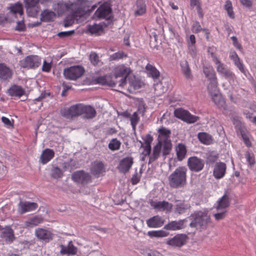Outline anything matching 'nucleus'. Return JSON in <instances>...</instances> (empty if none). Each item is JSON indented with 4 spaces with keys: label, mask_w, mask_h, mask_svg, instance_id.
Instances as JSON below:
<instances>
[{
    "label": "nucleus",
    "mask_w": 256,
    "mask_h": 256,
    "mask_svg": "<svg viewBox=\"0 0 256 256\" xmlns=\"http://www.w3.org/2000/svg\"><path fill=\"white\" fill-rule=\"evenodd\" d=\"M13 74L11 70L6 64L0 63V80L2 82L8 80Z\"/></svg>",
    "instance_id": "nucleus-18"
},
{
    "label": "nucleus",
    "mask_w": 256,
    "mask_h": 256,
    "mask_svg": "<svg viewBox=\"0 0 256 256\" xmlns=\"http://www.w3.org/2000/svg\"><path fill=\"white\" fill-rule=\"evenodd\" d=\"M182 71L186 78H192V76L189 67L188 62L186 60L182 61L180 62Z\"/></svg>",
    "instance_id": "nucleus-41"
},
{
    "label": "nucleus",
    "mask_w": 256,
    "mask_h": 256,
    "mask_svg": "<svg viewBox=\"0 0 256 256\" xmlns=\"http://www.w3.org/2000/svg\"><path fill=\"white\" fill-rule=\"evenodd\" d=\"M84 72V68L80 66H70L64 70L63 74L67 80H76L80 78Z\"/></svg>",
    "instance_id": "nucleus-7"
},
{
    "label": "nucleus",
    "mask_w": 256,
    "mask_h": 256,
    "mask_svg": "<svg viewBox=\"0 0 256 256\" xmlns=\"http://www.w3.org/2000/svg\"><path fill=\"white\" fill-rule=\"evenodd\" d=\"M127 57V54L122 51H119L110 56L109 60L110 61L118 60Z\"/></svg>",
    "instance_id": "nucleus-50"
},
{
    "label": "nucleus",
    "mask_w": 256,
    "mask_h": 256,
    "mask_svg": "<svg viewBox=\"0 0 256 256\" xmlns=\"http://www.w3.org/2000/svg\"><path fill=\"white\" fill-rule=\"evenodd\" d=\"M188 238L186 234H178L172 238L168 239L166 244L172 247H181L186 244Z\"/></svg>",
    "instance_id": "nucleus-14"
},
{
    "label": "nucleus",
    "mask_w": 256,
    "mask_h": 256,
    "mask_svg": "<svg viewBox=\"0 0 256 256\" xmlns=\"http://www.w3.org/2000/svg\"><path fill=\"white\" fill-rule=\"evenodd\" d=\"M188 48L190 55L195 57L196 54V47L195 44H188Z\"/></svg>",
    "instance_id": "nucleus-60"
},
{
    "label": "nucleus",
    "mask_w": 256,
    "mask_h": 256,
    "mask_svg": "<svg viewBox=\"0 0 256 256\" xmlns=\"http://www.w3.org/2000/svg\"><path fill=\"white\" fill-rule=\"evenodd\" d=\"M121 145V142L117 138H112L108 144V148L112 151L120 149Z\"/></svg>",
    "instance_id": "nucleus-49"
},
{
    "label": "nucleus",
    "mask_w": 256,
    "mask_h": 256,
    "mask_svg": "<svg viewBox=\"0 0 256 256\" xmlns=\"http://www.w3.org/2000/svg\"><path fill=\"white\" fill-rule=\"evenodd\" d=\"M227 212V210H224L220 212H218L214 214V216L215 219L216 220H223L226 216V214Z\"/></svg>",
    "instance_id": "nucleus-57"
},
{
    "label": "nucleus",
    "mask_w": 256,
    "mask_h": 256,
    "mask_svg": "<svg viewBox=\"0 0 256 256\" xmlns=\"http://www.w3.org/2000/svg\"><path fill=\"white\" fill-rule=\"evenodd\" d=\"M37 208L38 204L33 202H20L18 204V211L21 214L34 210Z\"/></svg>",
    "instance_id": "nucleus-24"
},
{
    "label": "nucleus",
    "mask_w": 256,
    "mask_h": 256,
    "mask_svg": "<svg viewBox=\"0 0 256 256\" xmlns=\"http://www.w3.org/2000/svg\"><path fill=\"white\" fill-rule=\"evenodd\" d=\"M218 80H210L207 86L208 90L212 96V101L216 104H218V99L219 97L218 95Z\"/></svg>",
    "instance_id": "nucleus-17"
},
{
    "label": "nucleus",
    "mask_w": 256,
    "mask_h": 256,
    "mask_svg": "<svg viewBox=\"0 0 256 256\" xmlns=\"http://www.w3.org/2000/svg\"><path fill=\"white\" fill-rule=\"evenodd\" d=\"M75 33L74 30L70 31L62 32H58V36L60 38L69 37L73 35Z\"/></svg>",
    "instance_id": "nucleus-55"
},
{
    "label": "nucleus",
    "mask_w": 256,
    "mask_h": 256,
    "mask_svg": "<svg viewBox=\"0 0 256 256\" xmlns=\"http://www.w3.org/2000/svg\"><path fill=\"white\" fill-rule=\"evenodd\" d=\"M90 60L91 62L94 65L96 64L99 61L98 56L95 52L90 54Z\"/></svg>",
    "instance_id": "nucleus-59"
},
{
    "label": "nucleus",
    "mask_w": 256,
    "mask_h": 256,
    "mask_svg": "<svg viewBox=\"0 0 256 256\" xmlns=\"http://www.w3.org/2000/svg\"><path fill=\"white\" fill-rule=\"evenodd\" d=\"M177 158L178 160H182L185 157L187 150L185 144L180 143L176 147Z\"/></svg>",
    "instance_id": "nucleus-35"
},
{
    "label": "nucleus",
    "mask_w": 256,
    "mask_h": 256,
    "mask_svg": "<svg viewBox=\"0 0 256 256\" xmlns=\"http://www.w3.org/2000/svg\"><path fill=\"white\" fill-rule=\"evenodd\" d=\"M103 30L100 24H94L88 25V30L92 34H96Z\"/></svg>",
    "instance_id": "nucleus-48"
},
{
    "label": "nucleus",
    "mask_w": 256,
    "mask_h": 256,
    "mask_svg": "<svg viewBox=\"0 0 256 256\" xmlns=\"http://www.w3.org/2000/svg\"><path fill=\"white\" fill-rule=\"evenodd\" d=\"M72 179L75 182L82 184H86L92 181L90 175L84 170L74 172L72 176Z\"/></svg>",
    "instance_id": "nucleus-13"
},
{
    "label": "nucleus",
    "mask_w": 256,
    "mask_h": 256,
    "mask_svg": "<svg viewBox=\"0 0 256 256\" xmlns=\"http://www.w3.org/2000/svg\"><path fill=\"white\" fill-rule=\"evenodd\" d=\"M40 0H24V6L26 13L29 16L36 17L40 8L39 6Z\"/></svg>",
    "instance_id": "nucleus-9"
},
{
    "label": "nucleus",
    "mask_w": 256,
    "mask_h": 256,
    "mask_svg": "<svg viewBox=\"0 0 256 256\" xmlns=\"http://www.w3.org/2000/svg\"><path fill=\"white\" fill-rule=\"evenodd\" d=\"M140 118H138L137 112H134L130 118V123L134 130H136V127L139 121Z\"/></svg>",
    "instance_id": "nucleus-52"
},
{
    "label": "nucleus",
    "mask_w": 256,
    "mask_h": 256,
    "mask_svg": "<svg viewBox=\"0 0 256 256\" xmlns=\"http://www.w3.org/2000/svg\"><path fill=\"white\" fill-rule=\"evenodd\" d=\"M56 14L48 9L44 10L40 14V20L44 22H50L54 20Z\"/></svg>",
    "instance_id": "nucleus-31"
},
{
    "label": "nucleus",
    "mask_w": 256,
    "mask_h": 256,
    "mask_svg": "<svg viewBox=\"0 0 256 256\" xmlns=\"http://www.w3.org/2000/svg\"><path fill=\"white\" fill-rule=\"evenodd\" d=\"M51 68V65L46 60L44 62L42 70L44 72H48Z\"/></svg>",
    "instance_id": "nucleus-64"
},
{
    "label": "nucleus",
    "mask_w": 256,
    "mask_h": 256,
    "mask_svg": "<svg viewBox=\"0 0 256 256\" xmlns=\"http://www.w3.org/2000/svg\"><path fill=\"white\" fill-rule=\"evenodd\" d=\"M35 235L38 240L46 242H48L52 240L54 236L50 230L42 228H38L36 229Z\"/></svg>",
    "instance_id": "nucleus-15"
},
{
    "label": "nucleus",
    "mask_w": 256,
    "mask_h": 256,
    "mask_svg": "<svg viewBox=\"0 0 256 256\" xmlns=\"http://www.w3.org/2000/svg\"><path fill=\"white\" fill-rule=\"evenodd\" d=\"M8 94L12 96L20 97L24 94V90L20 86L14 84L8 90Z\"/></svg>",
    "instance_id": "nucleus-29"
},
{
    "label": "nucleus",
    "mask_w": 256,
    "mask_h": 256,
    "mask_svg": "<svg viewBox=\"0 0 256 256\" xmlns=\"http://www.w3.org/2000/svg\"><path fill=\"white\" fill-rule=\"evenodd\" d=\"M218 205L216 208L218 210L225 209L228 208L230 204V200L227 194H224L217 202Z\"/></svg>",
    "instance_id": "nucleus-36"
},
{
    "label": "nucleus",
    "mask_w": 256,
    "mask_h": 256,
    "mask_svg": "<svg viewBox=\"0 0 256 256\" xmlns=\"http://www.w3.org/2000/svg\"><path fill=\"white\" fill-rule=\"evenodd\" d=\"M246 158L247 162H248L250 166H254L255 164L254 157L253 154H250V152H247L246 154Z\"/></svg>",
    "instance_id": "nucleus-53"
},
{
    "label": "nucleus",
    "mask_w": 256,
    "mask_h": 256,
    "mask_svg": "<svg viewBox=\"0 0 256 256\" xmlns=\"http://www.w3.org/2000/svg\"><path fill=\"white\" fill-rule=\"evenodd\" d=\"M203 72L208 81L217 80L216 73L212 67H204L203 69Z\"/></svg>",
    "instance_id": "nucleus-38"
},
{
    "label": "nucleus",
    "mask_w": 256,
    "mask_h": 256,
    "mask_svg": "<svg viewBox=\"0 0 256 256\" xmlns=\"http://www.w3.org/2000/svg\"><path fill=\"white\" fill-rule=\"evenodd\" d=\"M198 138L204 144H210L212 143V136L206 132H200L198 134Z\"/></svg>",
    "instance_id": "nucleus-42"
},
{
    "label": "nucleus",
    "mask_w": 256,
    "mask_h": 256,
    "mask_svg": "<svg viewBox=\"0 0 256 256\" xmlns=\"http://www.w3.org/2000/svg\"><path fill=\"white\" fill-rule=\"evenodd\" d=\"M192 221L190 224V228H196L200 231L206 230L211 222L210 216L207 210H198L192 214Z\"/></svg>",
    "instance_id": "nucleus-3"
},
{
    "label": "nucleus",
    "mask_w": 256,
    "mask_h": 256,
    "mask_svg": "<svg viewBox=\"0 0 256 256\" xmlns=\"http://www.w3.org/2000/svg\"><path fill=\"white\" fill-rule=\"evenodd\" d=\"M218 156L213 152L209 153L206 158V164H213L217 160Z\"/></svg>",
    "instance_id": "nucleus-51"
},
{
    "label": "nucleus",
    "mask_w": 256,
    "mask_h": 256,
    "mask_svg": "<svg viewBox=\"0 0 256 256\" xmlns=\"http://www.w3.org/2000/svg\"><path fill=\"white\" fill-rule=\"evenodd\" d=\"M137 10L135 12L136 15H142L146 12L145 0H136Z\"/></svg>",
    "instance_id": "nucleus-40"
},
{
    "label": "nucleus",
    "mask_w": 256,
    "mask_h": 256,
    "mask_svg": "<svg viewBox=\"0 0 256 256\" xmlns=\"http://www.w3.org/2000/svg\"><path fill=\"white\" fill-rule=\"evenodd\" d=\"M174 114L176 118L189 124L194 123L199 119L198 116L192 115L188 111L182 108L176 109Z\"/></svg>",
    "instance_id": "nucleus-10"
},
{
    "label": "nucleus",
    "mask_w": 256,
    "mask_h": 256,
    "mask_svg": "<svg viewBox=\"0 0 256 256\" xmlns=\"http://www.w3.org/2000/svg\"><path fill=\"white\" fill-rule=\"evenodd\" d=\"M140 176H138L137 173L134 174L132 178L131 182L133 185L137 184L140 180Z\"/></svg>",
    "instance_id": "nucleus-61"
},
{
    "label": "nucleus",
    "mask_w": 256,
    "mask_h": 256,
    "mask_svg": "<svg viewBox=\"0 0 256 256\" xmlns=\"http://www.w3.org/2000/svg\"><path fill=\"white\" fill-rule=\"evenodd\" d=\"M84 114V118L88 119H92L96 116V110L90 106L82 105V114Z\"/></svg>",
    "instance_id": "nucleus-32"
},
{
    "label": "nucleus",
    "mask_w": 256,
    "mask_h": 256,
    "mask_svg": "<svg viewBox=\"0 0 256 256\" xmlns=\"http://www.w3.org/2000/svg\"><path fill=\"white\" fill-rule=\"evenodd\" d=\"M66 10L71 11V14L64 18V27L72 26L76 20L77 22L82 21L97 7L96 4L92 5L91 2L88 0H75L74 2L66 4Z\"/></svg>",
    "instance_id": "nucleus-1"
},
{
    "label": "nucleus",
    "mask_w": 256,
    "mask_h": 256,
    "mask_svg": "<svg viewBox=\"0 0 256 256\" xmlns=\"http://www.w3.org/2000/svg\"><path fill=\"white\" fill-rule=\"evenodd\" d=\"M43 221L42 218L40 216H35L30 218L25 222V225L27 227L32 228L35 226Z\"/></svg>",
    "instance_id": "nucleus-39"
},
{
    "label": "nucleus",
    "mask_w": 256,
    "mask_h": 256,
    "mask_svg": "<svg viewBox=\"0 0 256 256\" xmlns=\"http://www.w3.org/2000/svg\"><path fill=\"white\" fill-rule=\"evenodd\" d=\"M153 140V138L150 134H148L146 136V138L144 139V144L142 142V141L140 140V142L141 144V148H144V151L142 152V154L144 155L145 156H150V155L151 152V143Z\"/></svg>",
    "instance_id": "nucleus-25"
},
{
    "label": "nucleus",
    "mask_w": 256,
    "mask_h": 256,
    "mask_svg": "<svg viewBox=\"0 0 256 256\" xmlns=\"http://www.w3.org/2000/svg\"><path fill=\"white\" fill-rule=\"evenodd\" d=\"M216 70L220 74L226 78L233 81L236 78L235 74L224 64H220V66H216Z\"/></svg>",
    "instance_id": "nucleus-19"
},
{
    "label": "nucleus",
    "mask_w": 256,
    "mask_h": 256,
    "mask_svg": "<svg viewBox=\"0 0 256 256\" xmlns=\"http://www.w3.org/2000/svg\"><path fill=\"white\" fill-rule=\"evenodd\" d=\"M104 168V164L101 162H95L91 168V172L96 177H98Z\"/></svg>",
    "instance_id": "nucleus-37"
},
{
    "label": "nucleus",
    "mask_w": 256,
    "mask_h": 256,
    "mask_svg": "<svg viewBox=\"0 0 256 256\" xmlns=\"http://www.w3.org/2000/svg\"><path fill=\"white\" fill-rule=\"evenodd\" d=\"M226 164L224 162H217L214 170V176L217 179L222 178L225 174L226 171Z\"/></svg>",
    "instance_id": "nucleus-26"
},
{
    "label": "nucleus",
    "mask_w": 256,
    "mask_h": 256,
    "mask_svg": "<svg viewBox=\"0 0 256 256\" xmlns=\"http://www.w3.org/2000/svg\"><path fill=\"white\" fill-rule=\"evenodd\" d=\"M82 105L77 104L68 108H64L61 110L60 113L62 116L66 118H72L82 114Z\"/></svg>",
    "instance_id": "nucleus-8"
},
{
    "label": "nucleus",
    "mask_w": 256,
    "mask_h": 256,
    "mask_svg": "<svg viewBox=\"0 0 256 256\" xmlns=\"http://www.w3.org/2000/svg\"><path fill=\"white\" fill-rule=\"evenodd\" d=\"M133 163L132 158L130 156L124 158L120 162L118 169L120 172L126 174L129 172Z\"/></svg>",
    "instance_id": "nucleus-16"
},
{
    "label": "nucleus",
    "mask_w": 256,
    "mask_h": 256,
    "mask_svg": "<svg viewBox=\"0 0 256 256\" xmlns=\"http://www.w3.org/2000/svg\"><path fill=\"white\" fill-rule=\"evenodd\" d=\"M204 160L197 156H191L188 160V166L192 172H199L204 168Z\"/></svg>",
    "instance_id": "nucleus-12"
},
{
    "label": "nucleus",
    "mask_w": 256,
    "mask_h": 256,
    "mask_svg": "<svg viewBox=\"0 0 256 256\" xmlns=\"http://www.w3.org/2000/svg\"><path fill=\"white\" fill-rule=\"evenodd\" d=\"M186 219L180 220L178 221L174 220L168 222L164 226V228L169 230H176L185 228Z\"/></svg>",
    "instance_id": "nucleus-22"
},
{
    "label": "nucleus",
    "mask_w": 256,
    "mask_h": 256,
    "mask_svg": "<svg viewBox=\"0 0 256 256\" xmlns=\"http://www.w3.org/2000/svg\"><path fill=\"white\" fill-rule=\"evenodd\" d=\"M187 168L180 166L176 168L168 176V184L170 188H178L184 187L186 184Z\"/></svg>",
    "instance_id": "nucleus-4"
},
{
    "label": "nucleus",
    "mask_w": 256,
    "mask_h": 256,
    "mask_svg": "<svg viewBox=\"0 0 256 256\" xmlns=\"http://www.w3.org/2000/svg\"><path fill=\"white\" fill-rule=\"evenodd\" d=\"M142 82L139 80L136 79L135 77L132 78L129 81L130 86L128 90L130 93H133L136 90L142 87Z\"/></svg>",
    "instance_id": "nucleus-34"
},
{
    "label": "nucleus",
    "mask_w": 256,
    "mask_h": 256,
    "mask_svg": "<svg viewBox=\"0 0 256 256\" xmlns=\"http://www.w3.org/2000/svg\"><path fill=\"white\" fill-rule=\"evenodd\" d=\"M164 220L160 216L156 215L146 220V224L150 228H157L162 226Z\"/></svg>",
    "instance_id": "nucleus-27"
},
{
    "label": "nucleus",
    "mask_w": 256,
    "mask_h": 256,
    "mask_svg": "<svg viewBox=\"0 0 256 256\" xmlns=\"http://www.w3.org/2000/svg\"><path fill=\"white\" fill-rule=\"evenodd\" d=\"M224 10L226 11L228 16L232 19L235 18L234 13L233 11L232 5V2L227 0L224 6Z\"/></svg>",
    "instance_id": "nucleus-47"
},
{
    "label": "nucleus",
    "mask_w": 256,
    "mask_h": 256,
    "mask_svg": "<svg viewBox=\"0 0 256 256\" xmlns=\"http://www.w3.org/2000/svg\"><path fill=\"white\" fill-rule=\"evenodd\" d=\"M54 156L52 150L46 148L42 151L40 157V161L42 164H46L51 160Z\"/></svg>",
    "instance_id": "nucleus-30"
},
{
    "label": "nucleus",
    "mask_w": 256,
    "mask_h": 256,
    "mask_svg": "<svg viewBox=\"0 0 256 256\" xmlns=\"http://www.w3.org/2000/svg\"><path fill=\"white\" fill-rule=\"evenodd\" d=\"M41 64L40 58L37 56H28L20 62L21 67L34 68L38 67Z\"/></svg>",
    "instance_id": "nucleus-11"
},
{
    "label": "nucleus",
    "mask_w": 256,
    "mask_h": 256,
    "mask_svg": "<svg viewBox=\"0 0 256 256\" xmlns=\"http://www.w3.org/2000/svg\"><path fill=\"white\" fill-rule=\"evenodd\" d=\"M151 206L156 210L159 211H166L170 212L172 211L173 205L167 201L163 200L158 202H152L150 203Z\"/></svg>",
    "instance_id": "nucleus-20"
},
{
    "label": "nucleus",
    "mask_w": 256,
    "mask_h": 256,
    "mask_svg": "<svg viewBox=\"0 0 256 256\" xmlns=\"http://www.w3.org/2000/svg\"><path fill=\"white\" fill-rule=\"evenodd\" d=\"M175 202L176 204L174 206V212L178 214H182L185 213L190 210V206L184 200H176Z\"/></svg>",
    "instance_id": "nucleus-23"
},
{
    "label": "nucleus",
    "mask_w": 256,
    "mask_h": 256,
    "mask_svg": "<svg viewBox=\"0 0 256 256\" xmlns=\"http://www.w3.org/2000/svg\"><path fill=\"white\" fill-rule=\"evenodd\" d=\"M60 247L61 248L60 252L62 254L74 255L77 252V248L72 244V240L69 242L67 246L60 244Z\"/></svg>",
    "instance_id": "nucleus-28"
},
{
    "label": "nucleus",
    "mask_w": 256,
    "mask_h": 256,
    "mask_svg": "<svg viewBox=\"0 0 256 256\" xmlns=\"http://www.w3.org/2000/svg\"><path fill=\"white\" fill-rule=\"evenodd\" d=\"M192 32L194 33H198L200 32L202 30L203 28L201 27V26L198 22L196 21L194 22L192 26Z\"/></svg>",
    "instance_id": "nucleus-56"
},
{
    "label": "nucleus",
    "mask_w": 256,
    "mask_h": 256,
    "mask_svg": "<svg viewBox=\"0 0 256 256\" xmlns=\"http://www.w3.org/2000/svg\"><path fill=\"white\" fill-rule=\"evenodd\" d=\"M160 136V140L153 148L152 154L149 157L148 164L156 161L160 156L162 148V156L165 158L170 154L172 148V144L170 139V130L162 127L158 130Z\"/></svg>",
    "instance_id": "nucleus-2"
},
{
    "label": "nucleus",
    "mask_w": 256,
    "mask_h": 256,
    "mask_svg": "<svg viewBox=\"0 0 256 256\" xmlns=\"http://www.w3.org/2000/svg\"><path fill=\"white\" fill-rule=\"evenodd\" d=\"M0 234V237L4 239L8 243H12L15 240L16 237L14 234L13 230L9 226L3 228Z\"/></svg>",
    "instance_id": "nucleus-21"
},
{
    "label": "nucleus",
    "mask_w": 256,
    "mask_h": 256,
    "mask_svg": "<svg viewBox=\"0 0 256 256\" xmlns=\"http://www.w3.org/2000/svg\"><path fill=\"white\" fill-rule=\"evenodd\" d=\"M201 6V3L200 0H190V6L192 8H193L194 6L198 8Z\"/></svg>",
    "instance_id": "nucleus-63"
},
{
    "label": "nucleus",
    "mask_w": 256,
    "mask_h": 256,
    "mask_svg": "<svg viewBox=\"0 0 256 256\" xmlns=\"http://www.w3.org/2000/svg\"><path fill=\"white\" fill-rule=\"evenodd\" d=\"M146 69L148 72V74L153 78L156 79L159 78L160 72L154 66L150 64H148L146 66Z\"/></svg>",
    "instance_id": "nucleus-43"
},
{
    "label": "nucleus",
    "mask_w": 256,
    "mask_h": 256,
    "mask_svg": "<svg viewBox=\"0 0 256 256\" xmlns=\"http://www.w3.org/2000/svg\"><path fill=\"white\" fill-rule=\"evenodd\" d=\"M14 30L18 32H24L26 30V26L23 20L17 22Z\"/></svg>",
    "instance_id": "nucleus-54"
},
{
    "label": "nucleus",
    "mask_w": 256,
    "mask_h": 256,
    "mask_svg": "<svg viewBox=\"0 0 256 256\" xmlns=\"http://www.w3.org/2000/svg\"><path fill=\"white\" fill-rule=\"evenodd\" d=\"M10 12L14 14H18L22 15L24 14L22 5L20 2H17L10 8Z\"/></svg>",
    "instance_id": "nucleus-46"
},
{
    "label": "nucleus",
    "mask_w": 256,
    "mask_h": 256,
    "mask_svg": "<svg viewBox=\"0 0 256 256\" xmlns=\"http://www.w3.org/2000/svg\"><path fill=\"white\" fill-rule=\"evenodd\" d=\"M168 234V232L162 230L149 231L148 235L150 238H162L166 236Z\"/></svg>",
    "instance_id": "nucleus-45"
},
{
    "label": "nucleus",
    "mask_w": 256,
    "mask_h": 256,
    "mask_svg": "<svg viewBox=\"0 0 256 256\" xmlns=\"http://www.w3.org/2000/svg\"><path fill=\"white\" fill-rule=\"evenodd\" d=\"M112 18V8L110 4L108 2L101 4L92 16L94 20L106 19L110 22Z\"/></svg>",
    "instance_id": "nucleus-5"
},
{
    "label": "nucleus",
    "mask_w": 256,
    "mask_h": 256,
    "mask_svg": "<svg viewBox=\"0 0 256 256\" xmlns=\"http://www.w3.org/2000/svg\"><path fill=\"white\" fill-rule=\"evenodd\" d=\"M130 72V68L124 64L120 65L115 68L114 78V79L120 78L118 80L119 86H124L126 84V78Z\"/></svg>",
    "instance_id": "nucleus-6"
},
{
    "label": "nucleus",
    "mask_w": 256,
    "mask_h": 256,
    "mask_svg": "<svg viewBox=\"0 0 256 256\" xmlns=\"http://www.w3.org/2000/svg\"><path fill=\"white\" fill-rule=\"evenodd\" d=\"M94 81L96 84L107 85L110 86L114 84V82L112 80V76L108 75L98 77L94 79Z\"/></svg>",
    "instance_id": "nucleus-33"
},
{
    "label": "nucleus",
    "mask_w": 256,
    "mask_h": 256,
    "mask_svg": "<svg viewBox=\"0 0 256 256\" xmlns=\"http://www.w3.org/2000/svg\"><path fill=\"white\" fill-rule=\"evenodd\" d=\"M230 59L233 60L234 64H238V62H240V58L235 51H233L230 52Z\"/></svg>",
    "instance_id": "nucleus-58"
},
{
    "label": "nucleus",
    "mask_w": 256,
    "mask_h": 256,
    "mask_svg": "<svg viewBox=\"0 0 256 256\" xmlns=\"http://www.w3.org/2000/svg\"><path fill=\"white\" fill-rule=\"evenodd\" d=\"M63 172L62 170L57 166H52L51 170L50 176L52 178L58 179L63 176Z\"/></svg>",
    "instance_id": "nucleus-44"
},
{
    "label": "nucleus",
    "mask_w": 256,
    "mask_h": 256,
    "mask_svg": "<svg viewBox=\"0 0 256 256\" xmlns=\"http://www.w3.org/2000/svg\"><path fill=\"white\" fill-rule=\"evenodd\" d=\"M231 39L232 40L233 44L234 45V46L236 48L241 50L242 49V46L241 44L238 42V39L235 36H232V37H231Z\"/></svg>",
    "instance_id": "nucleus-62"
}]
</instances>
